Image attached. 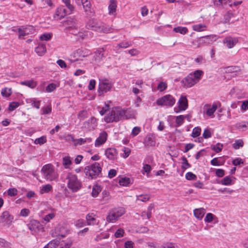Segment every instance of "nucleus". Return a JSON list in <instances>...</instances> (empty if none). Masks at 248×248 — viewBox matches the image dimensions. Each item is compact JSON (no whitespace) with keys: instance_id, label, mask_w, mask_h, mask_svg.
<instances>
[{"instance_id":"nucleus-1","label":"nucleus","mask_w":248,"mask_h":248,"mask_svg":"<svg viewBox=\"0 0 248 248\" xmlns=\"http://www.w3.org/2000/svg\"><path fill=\"white\" fill-rule=\"evenodd\" d=\"M203 72L201 70H197L193 73L189 74L183 79L182 83L184 87L190 88L198 83L201 79Z\"/></svg>"},{"instance_id":"nucleus-2","label":"nucleus","mask_w":248,"mask_h":248,"mask_svg":"<svg viewBox=\"0 0 248 248\" xmlns=\"http://www.w3.org/2000/svg\"><path fill=\"white\" fill-rule=\"evenodd\" d=\"M125 114L124 110L120 107L113 108L112 110L104 118V121L107 123L117 122L124 119Z\"/></svg>"},{"instance_id":"nucleus-3","label":"nucleus","mask_w":248,"mask_h":248,"mask_svg":"<svg viewBox=\"0 0 248 248\" xmlns=\"http://www.w3.org/2000/svg\"><path fill=\"white\" fill-rule=\"evenodd\" d=\"M102 168L99 163L94 162L91 165L85 167L84 172L86 176L91 179H95L102 177Z\"/></svg>"},{"instance_id":"nucleus-4","label":"nucleus","mask_w":248,"mask_h":248,"mask_svg":"<svg viewBox=\"0 0 248 248\" xmlns=\"http://www.w3.org/2000/svg\"><path fill=\"white\" fill-rule=\"evenodd\" d=\"M66 179L68 180L67 187L73 192H77L81 188V182L76 175L68 173Z\"/></svg>"},{"instance_id":"nucleus-5","label":"nucleus","mask_w":248,"mask_h":248,"mask_svg":"<svg viewBox=\"0 0 248 248\" xmlns=\"http://www.w3.org/2000/svg\"><path fill=\"white\" fill-rule=\"evenodd\" d=\"M41 172L44 178L48 181H57L58 178V174L50 164L44 165L41 169Z\"/></svg>"},{"instance_id":"nucleus-6","label":"nucleus","mask_w":248,"mask_h":248,"mask_svg":"<svg viewBox=\"0 0 248 248\" xmlns=\"http://www.w3.org/2000/svg\"><path fill=\"white\" fill-rule=\"evenodd\" d=\"M125 212L124 208L119 207L110 210L106 217V220L108 222H114L123 215Z\"/></svg>"},{"instance_id":"nucleus-7","label":"nucleus","mask_w":248,"mask_h":248,"mask_svg":"<svg viewBox=\"0 0 248 248\" xmlns=\"http://www.w3.org/2000/svg\"><path fill=\"white\" fill-rule=\"evenodd\" d=\"M156 103L158 106H166L171 107L174 105L175 99L172 95L167 94L158 98Z\"/></svg>"},{"instance_id":"nucleus-8","label":"nucleus","mask_w":248,"mask_h":248,"mask_svg":"<svg viewBox=\"0 0 248 248\" xmlns=\"http://www.w3.org/2000/svg\"><path fill=\"white\" fill-rule=\"evenodd\" d=\"M91 54L90 50L85 48H79L76 50L72 56L75 58L73 62L78 61L82 60V58L87 57Z\"/></svg>"},{"instance_id":"nucleus-9","label":"nucleus","mask_w":248,"mask_h":248,"mask_svg":"<svg viewBox=\"0 0 248 248\" xmlns=\"http://www.w3.org/2000/svg\"><path fill=\"white\" fill-rule=\"evenodd\" d=\"M111 29L107 26L104 23L95 19L94 25L92 30L99 32L108 33L111 31Z\"/></svg>"},{"instance_id":"nucleus-10","label":"nucleus","mask_w":248,"mask_h":248,"mask_svg":"<svg viewBox=\"0 0 248 248\" xmlns=\"http://www.w3.org/2000/svg\"><path fill=\"white\" fill-rule=\"evenodd\" d=\"M13 219V216L10 215L8 211H4L0 216V224H2L3 226L7 225L9 226Z\"/></svg>"},{"instance_id":"nucleus-11","label":"nucleus","mask_w":248,"mask_h":248,"mask_svg":"<svg viewBox=\"0 0 248 248\" xmlns=\"http://www.w3.org/2000/svg\"><path fill=\"white\" fill-rule=\"evenodd\" d=\"M112 87V84L108 82V80L105 79L99 82L98 93L102 94L109 91Z\"/></svg>"},{"instance_id":"nucleus-12","label":"nucleus","mask_w":248,"mask_h":248,"mask_svg":"<svg viewBox=\"0 0 248 248\" xmlns=\"http://www.w3.org/2000/svg\"><path fill=\"white\" fill-rule=\"evenodd\" d=\"M143 143L146 147L154 146L155 144V137L152 134L147 135L144 140Z\"/></svg>"},{"instance_id":"nucleus-13","label":"nucleus","mask_w":248,"mask_h":248,"mask_svg":"<svg viewBox=\"0 0 248 248\" xmlns=\"http://www.w3.org/2000/svg\"><path fill=\"white\" fill-rule=\"evenodd\" d=\"M179 109L181 111H184L188 108V101L185 96H181L178 102Z\"/></svg>"},{"instance_id":"nucleus-14","label":"nucleus","mask_w":248,"mask_h":248,"mask_svg":"<svg viewBox=\"0 0 248 248\" xmlns=\"http://www.w3.org/2000/svg\"><path fill=\"white\" fill-rule=\"evenodd\" d=\"M107 134L106 132H101L95 140V146L98 147L104 144L107 140Z\"/></svg>"},{"instance_id":"nucleus-15","label":"nucleus","mask_w":248,"mask_h":248,"mask_svg":"<svg viewBox=\"0 0 248 248\" xmlns=\"http://www.w3.org/2000/svg\"><path fill=\"white\" fill-rule=\"evenodd\" d=\"M67 14L66 10L64 7H60L57 8L54 17L58 19L63 18Z\"/></svg>"},{"instance_id":"nucleus-16","label":"nucleus","mask_w":248,"mask_h":248,"mask_svg":"<svg viewBox=\"0 0 248 248\" xmlns=\"http://www.w3.org/2000/svg\"><path fill=\"white\" fill-rule=\"evenodd\" d=\"M105 155L109 160H113L116 157L117 151L113 148H109L105 151Z\"/></svg>"},{"instance_id":"nucleus-17","label":"nucleus","mask_w":248,"mask_h":248,"mask_svg":"<svg viewBox=\"0 0 248 248\" xmlns=\"http://www.w3.org/2000/svg\"><path fill=\"white\" fill-rule=\"evenodd\" d=\"M216 40V36L213 35H207L201 37L199 39L200 44H210Z\"/></svg>"},{"instance_id":"nucleus-18","label":"nucleus","mask_w":248,"mask_h":248,"mask_svg":"<svg viewBox=\"0 0 248 248\" xmlns=\"http://www.w3.org/2000/svg\"><path fill=\"white\" fill-rule=\"evenodd\" d=\"M117 8V0H109V4L108 5V14L110 15H115L116 14Z\"/></svg>"},{"instance_id":"nucleus-19","label":"nucleus","mask_w":248,"mask_h":248,"mask_svg":"<svg viewBox=\"0 0 248 248\" xmlns=\"http://www.w3.org/2000/svg\"><path fill=\"white\" fill-rule=\"evenodd\" d=\"M223 42L226 44L227 46L229 48H231L236 44L237 43V40L233 39L231 37H228L224 39Z\"/></svg>"},{"instance_id":"nucleus-20","label":"nucleus","mask_w":248,"mask_h":248,"mask_svg":"<svg viewBox=\"0 0 248 248\" xmlns=\"http://www.w3.org/2000/svg\"><path fill=\"white\" fill-rule=\"evenodd\" d=\"M193 212L195 217L199 220H201L205 214V210L203 208H200L195 209Z\"/></svg>"},{"instance_id":"nucleus-21","label":"nucleus","mask_w":248,"mask_h":248,"mask_svg":"<svg viewBox=\"0 0 248 248\" xmlns=\"http://www.w3.org/2000/svg\"><path fill=\"white\" fill-rule=\"evenodd\" d=\"M92 139L91 138H79L78 139H75L74 140V145L76 146L77 145H81L85 143H90L92 142Z\"/></svg>"},{"instance_id":"nucleus-22","label":"nucleus","mask_w":248,"mask_h":248,"mask_svg":"<svg viewBox=\"0 0 248 248\" xmlns=\"http://www.w3.org/2000/svg\"><path fill=\"white\" fill-rule=\"evenodd\" d=\"M35 51L39 56H42L46 52L45 45L43 44H39L38 46L35 47Z\"/></svg>"},{"instance_id":"nucleus-23","label":"nucleus","mask_w":248,"mask_h":248,"mask_svg":"<svg viewBox=\"0 0 248 248\" xmlns=\"http://www.w3.org/2000/svg\"><path fill=\"white\" fill-rule=\"evenodd\" d=\"M28 28L26 26H22L21 28H18V31L19 32L18 37L21 39L22 37L26 36L27 34H29V32L28 31Z\"/></svg>"},{"instance_id":"nucleus-24","label":"nucleus","mask_w":248,"mask_h":248,"mask_svg":"<svg viewBox=\"0 0 248 248\" xmlns=\"http://www.w3.org/2000/svg\"><path fill=\"white\" fill-rule=\"evenodd\" d=\"M225 72L228 73H234L239 72L241 71V69L237 66H231L226 67L225 68Z\"/></svg>"},{"instance_id":"nucleus-25","label":"nucleus","mask_w":248,"mask_h":248,"mask_svg":"<svg viewBox=\"0 0 248 248\" xmlns=\"http://www.w3.org/2000/svg\"><path fill=\"white\" fill-rule=\"evenodd\" d=\"M93 214H88L86 217L88 225H93L96 224V219L93 217Z\"/></svg>"},{"instance_id":"nucleus-26","label":"nucleus","mask_w":248,"mask_h":248,"mask_svg":"<svg viewBox=\"0 0 248 248\" xmlns=\"http://www.w3.org/2000/svg\"><path fill=\"white\" fill-rule=\"evenodd\" d=\"M243 146L244 142L241 139L235 140L232 144V147L236 150L239 149L240 147H242Z\"/></svg>"},{"instance_id":"nucleus-27","label":"nucleus","mask_w":248,"mask_h":248,"mask_svg":"<svg viewBox=\"0 0 248 248\" xmlns=\"http://www.w3.org/2000/svg\"><path fill=\"white\" fill-rule=\"evenodd\" d=\"M21 84L27 86L33 89L36 86V83L33 80H27L20 82Z\"/></svg>"},{"instance_id":"nucleus-28","label":"nucleus","mask_w":248,"mask_h":248,"mask_svg":"<svg viewBox=\"0 0 248 248\" xmlns=\"http://www.w3.org/2000/svg\"><path fill=\"white\" fill-rule=\"evenodd\" d=\"M130 183V180L129 178L127 177H123L121 178L119 180V183L120 185L124 186H128V185Z\"/></svg>"},{"instance_id":"nucleus-29","label":"nucleus","mask_w":248,"mask_h":248,"mask_svg":"<svg viewBox=\"0 0 248 248\" xmlns=\"http://www.w3.org/2000/svg\"><path fill=\"white\" fill-rule=\"evenodd\" d=\"M81 4L83 5L84 11L87 13V14H89V13L90 12L91 7L90 2L88 0H86L84 2H82Z\"/></svg>"},{"instance_id":"nucleus-30","label":"nucleus","mask_w":248,"mask_h":248,"mask_svg":"<svg viewBox=\"0 0 248 248\" xmlns=\"http://www.w3.org/2000/svg\"><path fill=\"white\" fill-rule=\"evenodd\" d=\"M173 31L175 32H178L182 34H185L188 32V30L186 27H177L173 29Z\"/></svg>"},{"instance_id":"nucleus-31","label":"nucleus","mask_w":248,"mask_h":248,"mask_svg":"<svg viewBox=\"0 0 248 248\" xmlns=\"http://www.w3.org/2000/svg\"><path fill=\"white\" fill-rule=\"evenodd\" d=\"M217 109V105L216 104H214L211 107L207 109L206 114L209 116H212Z\"/></svg>"},{"instance_id":"nucleus-32","label":"nucleus","mask_w":248,"mask_h":248,"mask_svg":"<svg viewBox=\"0 0 248 248\" xmlns=\"http://www.w3.org/2000/svg\"><path fill=\"white\" fill-rule=\"evenodd\" d=\"M101 191V188L100 186L98 185H95L93 186L92 195L93 197H96L100 192Z\"/></svg>"},{"instance_id":"nucleus-33","label":"nucleus","mask_w":248,"mask_h":248,"mask_svg":"<svg viewBox=\"0 0 248 248\" xmlns=\"http://www.w3.org/2000/svg\"><path fill=\"white\" fill-rule=\"evenodd\" d=\"M70 157L69 156H65L62 158V165L65 168H68L69 166L71 164Z\"/></svg>"},{"instance_id":"nucleus-34","label":"nucleus","mask_w":248,"mask_h":248,"mask_svg":"<svg viewBox=\"0 0 248 248\" xmlns=\"http://www.w3.org/2000/svg\"><path fill=\"white\" fill-rule=\"evenodd\" d=\"M232 180L230 176H226L222 179L220 184L224 186H229L232 184Z\"/></svg>"},{"instance_id":"nucleus-35","label":"nucleus","mask_w":248,"mask_h":248,"mask_svg":"<svg viewBox=\"0 0 248 248\" xmlns=\"http://www.w3.org/2000/svg\"><path fill=\"white\" fill-rule=\"evenodd\" d=\"M159 248H179L175 244L172 243H165L160 246Z\"/></svg>"},{"instance_id":"nucleus-36","label":"nucleus","mask_w":248,"mask_h":248,"mask_svg":"<svg viewBox=\"0 0 248 248\" xmlns=\"http://www.w3.org/2000/svg\"><path fill=\"white\" fill-rule=\"evenodd\" d=\"M71 22L72 24H69V26L67 28L68 30L71 31L78 29V25L77 21L75 19H72Z\"/></svg>"},{"instance_id":"nucleus-37","label":"nucleus","mask_w":248,"mask_h":248,"mask_svg":"<svg viewBox=\"0 0 248 248\" xmlns=\"http://www.w3.org/2000/svg\"><path fill=\"white\" fill-rule=\"evenodd\" d=\"M182 160L183 161L182 162V169L186 170L191 167V165L188 162L187 159L185 157L183 156L182 158Z\"/></svg>"},{"instance_id":"nucleus-38","label":"nucleus","mask_w":248,"mask_h":248,"mask_svg":"<svg viewBox=\"0 0 248 248\" xmlns=\"http://www.w3.org/2000/svg\"><path fill=\"white\" fill-rule=\"evenodd\" d=\"M104 51V49L103 48H99L96 51L95 55L96 56V57L95 58V59L96 60L100 61L102 57H104L103 53Z\"/></svg>"},{"instance_id":"nucleus-39","label":"nucleus","mask_w":248,"mask_h":248,"mask_svg":"<svg viewBox=\"0 0 248 248\" xmlns=\"http://www.w3.org/2000/svg\"><path fill=\"white\" fill-rule=\"evenodd\" d=\"M201 132V128L200 127H196L193 128L191 136L193 138H196L200 135Z\"/></svg>"},{"instance_id":"nucleus-40","label":"nucleus","mask_w":248,"mask_h":248,"mask_svg":"<svg viewBox=\"0 0 248 248\" xmlns=\"http://www.w3.org/2000/svg\"><path fill=\"white\" fill-rule=\"evenodd\" d=\"M150 199V196L149 195H140L137 196V200L140 201L142 202H146L149 201Z\"/></svg>"},{"instance_id":"nucleus-41","label":"nucleus","mask_w":248,"mask_h":248,"mask_svg":"<svg viewBox=\"0 0 248 248\" xmlns=\"http://www.w3.org/2000/svg\"><path fill=\"white\" fill-rule=\"evenodd\" d=\"M12 90L11 88H5L1 90V93L2 96L8 97L12 94Z\"/></svg>"},{"instance_id":"nucleus-42","label":"nucleus","mask_w":248,"mask_h":248,"mask_svg":"<svg viewBox=\"0 0 248 248\" xmlns=\"http://www.w3.org/2000/svg\"><path fill=\"white\" fill-rule=\"evenodd\" d=\"M223 148V144L220 143H217L216 145L212 147V149L215 151L216 153L220 152Z\"/></svg>"},{"instance_id":"nucleus-43","label":"nucleus","mask_w":248,"mask_h":248,"mask_svg":"<svg viewBox=\"0 0 248 248\" xmlns=\"http://www.w3.org/2000/svg\"><path fill=\"white\" fill-rule=\"evenodd\" d=\"M46 142V137L45 136H42L41 137H40L39 138H37L35 140H34V143L36 144H40L42 145L44 144Z\"/></svg>"},{"instance_id":"nucleus-44","label":"nucleus","mask_w":248,"mask_h":248,"mask_svg":"<svg viewBox=\"0 0 248 248\" xmlns=\"http://www.w3.org/2000/svg\"><path fill=\"white\" fill-rule=\"evenodd\" d=\"M29 103H30L32 107L36 108L37 109L40 108V102L39 101H37L35 99L33 98L30 100Z\"/></svg>"},{"instance_id":"nucleus-45","label":"nucleus","mask_w":248,"mask_h":248,"mask_svg":"<svg viewBox=\"0 0 248 248\" xmlns=\"http://www.w3.org/2000/svg\"><path fill=\"white\" fill-rule=\"evenodd\" d=\"M229 0H213L215 5L217 6H223L228 3Z\"/></svg>"},{"instance_id":"nucleus-46","label":"nucleus","mask_w":248,"mask_h":248,"mask_svg":"<svg viewBox=\"0 0 248 248\" xmlns=\"http://www.w3.org/2000/svg\"><path fill=\"white\" fill-rule=\"evenodd\" d=\"M185 176L187 180H195L197 178V176L191 172H187Z\"/></svg>"},{"instance_id":"nucleus-47","label":"nucleus","mask_w":248,"mask_h":248,"mask_svg":"<svg viewBox=\"0 0 248 248\" xmlns=\"http://www.w3.org/2000/svg\"><path fill=\"white\" fill-rule=\"evenodd\" d=\"M56 89V85L55 83H52L48 84L46 87V92L47 93H51L54 91Z\"/></svg>"},{"instance_id":"nucleus-48","label":"nucleus","mask_w":248,"mask_h":248,"mask_svg":"<svg viewBox=\"0 0 248 248\" xmlns=\"http://www.w3.org/2000/svg\"><path fill=\"white\" fill-rule=\"evenodd\" d=\"M58 245L57 241L53 240L48 243L44 248H56V246Z\"/></svg>"},{"instance_id":"nucleus-49","label":"nucleus","mask_w":248,"mask_h":248,"mask_svg":"<svg viewBox=\"0 0 248 248\" xmlns=\"http://www.w3.org/2000/svg\"><path fill=\"white\" fill-rule=\"evenodd\" d=\"M167 88V84L166 82H160L158 86H157V89L160 92H163L164 90H165Z\"/></svg>"},{"instance_id":"nucleus-50","label":"nucleus","mask_w":248,"mask_h":248,"mask_svg":"<svg viewBox=\"0 0 248 248\" xmlns=\"http://www.w3.org/2000/svg\"><path fill=\"white\" fill-rule=\"evenodd\" d=\"M214 216L212 213H207L204 218V221L206 223L211 222L214 219Z\"/></svg>"},{"instance_id":"nucleus-51","label":"nucleus","mask_w":248,"mask_h":248,"mask_svg":"<svg viewBox=\"0 0 248 248\" xmlns=\"http://www.w3.org/2000/svg\"><path fill=\"white\" fill-rule=\"evenodd\" d=\"M19 103L17 102H13L9 104L8 109L10 111H13L15 109L18 107Z\"/></svg>"},{"instance_id":"nucleus-52","label":"nucleus","mask_w":248,"mask_h":248,"mask_svg":"<svg viewBox=\"0 0 248 248\" xmlns=\"http://www.w3.org/2000/svg\"><path fill=\"white\" fill-rule=\"evenodd\" d=\"M204 28H205V26L202 24H197L193 26V30L197 31H203Z\"/></svg>"},{"instance_id":"nucleus-53","label":"nucleus","mask_w":248,"mask_h":248,"mask_svg":"<svg viewBox=\"0 0 248 248\" xmlns=\"http://www.w3.org/2000/svg\"><path fill=\"white\" fill-rule=\"evenodd\" d=\"M55 217V214L53 213H51L46 215L43 219L46 222H49L50 220L52 219Z\"/></svg>"},{"instance_id":"nucleus-54","label":"nucleus","mask_w":248,"mask_h":248,"mask_svg":"<svg viewBox=\"0 0 248 248\" xmlns=\"http://www.w3.org/2000/svg\"><path fill=\"white\" fill-rule=\"evenodd\" d=\"M95 20V19H92L89 20L86 24V28L88 30H92L94 25Z\"/></svg>"},{"instance_id":"nucleus-55","label":"nucleus","mask_w":248,"mask_h":248,"mask_svg":"<svg viewBox=\"0 0 248 248\" xmlns=\"http://www.w3.org/2000/svg\"><path fill=\"white\" fill-rule=\"evenodd\" d=\"M52 189V186L50 184H47L44 185L42 186V188L41 189L44 192L48 193Z\"/></svg>"},{"instance_id":"nucleus-56","label":"nucleus","mask_w":248,"mask_h":248,"mask_svg":"<svg viewBox=\"0 0 248 248\" xmlns=\"http://www.w3.org/2000/svg\"><path fill=\"white\" fill-rule=\"evenodd\" d=\"M124 233V230L122 229H119L116 231L114 234V236L116 238H120L123 236Z\"/></svg>"},{"instance_id":"nucleus-57","label":"nucleus","mask_w":248,"mask_h":248,"mask_svg":"<svg viewBox=\"0 0 248 248\" xmlns=\"http://www.w3.org/2000/svg\"><path fill=\"white\" fill-rule=\"evenodd\" d=\"M185 117L184 115H179L176 118V123L178 125H181L184 123Z\"/></svg>"},{"instance_id":"nucleus-58","label":"nucleus","mask_w":248,"mask_h":248,"mask_svg":"<svg viewBox=\"0 0 248 248\" xmlns=\"http://www.w3.org/2000/svg\"><path fill=\"white\" fill-rule=\"evenodd\" d=\"M51 34L49 33H45L40 36V39L42 41H48L51 38Z\"/></svg>"},{"instance_id":"nucleus-59","label":"nucleus","mask_w":248,"mask_h":248,"mask_svg":"<svg viewBox=\"0 0 248 248\" xmlns=\"http://www.w3.org/2000/svg\"><path fill=\"white\" fill-rule=\"evenodd\" d=\"M87 111L86 110H82L79 112L78 117L80 120H84L87 117Z\"/></svg>"},{"instance_id":"nucleus-60","label":"nucleus","mask_w":248,"mask_h":248,"mask_svg":"<svg viewBox=\"0 0 248 248\" xmlns=\"http://www.w3.org/2000/svg\"><path fill=\"white\" fill-rule=\"evenodd\" d=\"M232 16H233V14L231 12H230V11L228 12L224 16V19H225V22L226 23L229 22Z\"/></svg>"},{"instance_id":"nucleus-61","label":"nucleus","mask_w":248,"mask_h":248,"mask_svg":"<svg viewBox=\"0 0 248 248\" xmlns=\"http://www.w3.org/2000/svg\"><path fill=\"white\" fill-rule=\"evenodd\" d=\"M131 45V42H123L118 45V46L121 48H127Z\"/></svg>"},{"instance_id":"nucleus-62","label":"nucleus","mask_w":248,"mask_h":248,"mask_svg":"<svg viewBox=\"0 0 248 248\" xmlns=\"http://www.w3.org/2000/svg\"><path fill=\"white\" fill-rule=\"evenodd\" d=\"M62 1L65 4L66 7L68 8L71 12H72L74 9V6L71 5L70 3V0H62Z\"/></svg>"},{"instance_id":"nucleus-63","label":"nucleus","mask_w":248,"mask_h":248,"mask_svg":"<svg viewBox=\"0 0 248 248\" xmlns=\"http://www.w3.org/2000/svg\"><path fill=\"white\" fill-rule=\"evenodd\" d=\"M77 36H78V39L79 41L83 40L87 36V33L85 32H81V31H79Z\"/></svg>"},{"instance_id":"nucleus-64","label":"nucleus","mask_w":248,"mask_h":248,"mask_svg":"<svg viewBox=\"0 0 248 248\" xmlns=\"http://www.w3.org/2000/svg\"><path fill=\"white\" fill-rule=\"evenodd\" d=\"M72 244V241L70 240H68L66 242H64V244H62L61 248H70Z\"/></svg>"}]
</instances>
